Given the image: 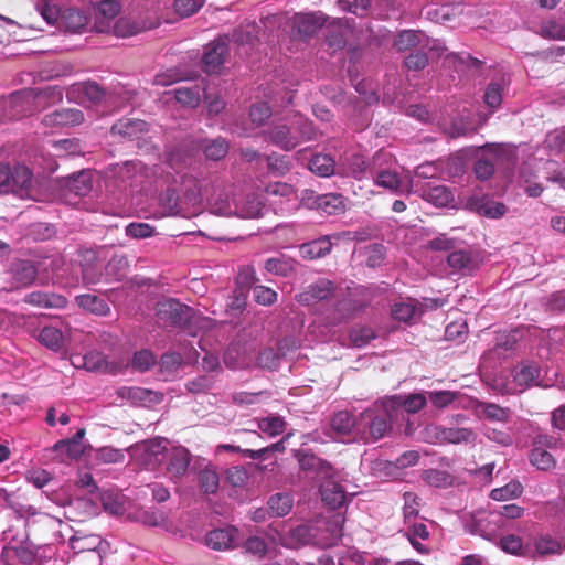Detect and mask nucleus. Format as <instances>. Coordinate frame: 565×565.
Masks as SVG:
<instances>
[{
    "label": "nucleus",
    "mask_w": 565,
    "mask_h": 565,
    "mask_svg": "<svg viewBox=\"0 0 565 565\" xmlns=\"http://www.w3.org/2000/svg\"><path fill=\"white\" fill-rule=\"evenodd\" d=\"M381 404L383 413L379 414L373 409H366L361 414L360 423L358 424V426H362L365 430L367 429L370 437L374 441L383 438L391 426L399 420L406 423L404 430L406 435H412L419 426L418 423L412 420V416L424 407L423 394L386 396L382 399Z\"/></svg>",
    "instance_id": "obj_1"
},
{
    "label": "nucleus",
    "mask_w": 565,
    "mask_h": 565,
    "mask_svg": "<svg viewBox=\"0 0 565 565\" xmlns=\"http://www.w3.org/2000/svg\"><path fill=\"white\" fill-rule=\"evenodd\" d=\"M390 156L383 151L376 152L372 158V180L392 193L401 194L404 192H413V181L401 177L396 168L385 166Z\"/></svg>",
    "instance_id": "obj_2"
},
{
    "label": "nucleus",
    "mask_w": 565,
    "mask_h": 565,
    "mask_svg": "<svg viewBox=\"0 0 565 565\" xmlns=\"http://www.w3.org/2000/svg\"><path fill=\"white\" fill-rule=\"evenodd\" d=\"M156 315L163 326L180 329H189L195 318V312L191 307L173 298L159 301Z\"/></svg>",
    "instance_id": "obj_3"
},
{
    "label": "nucleus",
    "mask_w": 565,
    "mask_h": 565,
    "mask_svg": "<svg viewBox=\"0 0 565 565\" xmlns=\"http://www.w3.org/2000/svg\"><path fill=\"white\" fill-rule=\"evenodd\" d=\"M51 551V547H34L30 542H21L17 545L8 544L1 551V559L6 565H42L43 557L46 555L42 554Z\"/></svg>",
    "instance_id": "obj_4"
},
{
    "label": "nucleus",
    "mask_w": 565,
    "mask_h": 565,
    "mask_svg": "<svg viewBox=\"0 0 565 565\" xmlns=\"http://www.w3.org/2000/svg\"><path fill=\"white\" fill-rule=\"evenodd\" d=\"M102 248H81L77 250L76 263L81 268L83 284L96 285L103 280L104 273L99 264Z\"/></svg>",
    "instance_id": "obj_5"
},
{
    "label": "nucleus",
    "mask_w": 565,
    "mask_h": 565,
    "mask_svg": "<svg viewBox=\"0 0 565 565\" xmlns=\"http://www.w3.org/2000/svg\"><path fill=\"white\" fill-rule=\"evenodd\" d=\"M438 125L441 131L452 139L476 134L478 130L477 121L467 110L458 113L450 118H444Z\"/></svg>",
    "instance_id": "obj_6"
},
{
    "label": "nucleus",
    "mask_w": 565,
    "mask_h": 565,
    "mask_svg": "<svg viewBox=\"0 0 565 565\" xmlns=\"http://www.w3.org/2000/svg\"><path fill=\"white\" fill-rule=\"evenodd\" d=\"M291 118L276 121L265 131V139L285 151H290L298 147Z\"/></svg>",
    "instance_id": "obj_7"
},
{
    "label": "nucleus",
    "mask_w": 565,
    "mask_h": 565,
    "mask_svg": "<svg viewBox=\"0 0 565 565\" xmlns=\"http://www.w3.org/2000/svg\"><path fill=\"white\" fill-rule=\"evenodd\" d=\"M167 445L168 440L166 438L157 437L137 444L134 450L145 466L156 468L164 459Z\"/></svg>",
    "instance_id": "obj_8"
},
{
    "label": "nucleus",
    "mask_w": 565,
    "mask_h": 565,
    "mask_svg": "<svg viewBox=\"0 0 565 565\" xmlns=\"http://www.w3.org/2000/svg\"><path fill=\"white\" fill-rule=\"evenodd\" d=\"M191 452L183 446H172L167 449L164 459L166 471L171 479H181L190 468Z\"/></svg>",
    "instance_id": "obj_9"
},
{
    "label": "nucleus",
    "mask_w": 565,
    "mask_h": 565,
    "mask_svg": "<svg viewBox=\"0 0 565 565\" xmlns=\"http://www.w3.org/2000/svg\"><path fill=\"white\" fill-rule=\"evenodd\" d=\"M335 292L334 284L326 278H320L310 284L306 290L296 295V300L303 306L330 299Z\"/></svg>",
    "instance_id": "obj_10"
},
{
    "label": "nucleus",
    "mask_w": 565,
    "mask_h": 565,
    "mask_svg": "<svg viewBox=\"0 0 565 565\" xmlns=\"http://www.w3.org/2000/svg\"><path fill=\"white\" fill-rule=\"evenodd\" d=\"M296 457L302 471L312 473L319 479L334 477L333 467L328 461L317 457L315 454L300 450L297 452Z\"/></svg>",
    "instance_id": "obj_11"
},
{
    "label": "nucleus",
    "mask_w": 565,
    "mask_h": 565,
    "mask_svg": "<svg viewBox=\"0 0 565 565\" xmlns=\"http://www.w3.org/2000/svg\"><path fill=\"white\" fill-rule=\"evenodd\" d=\"M466 209L489 218H500L507 213V206L490 196L470 198L466 203Z\"/></svg>",
    "instance_id": "obj_12"
},
{
    "label": "nucleus",
    "mask_w": 565,
    "mask_h": 565,
    "mask_svg": "<svg viewBox=\"0 0 565 565\" xmlns=\"http://www.w3.org/2000/svg\"><path fill=\"white\" fill-rule=\"evenodd\" d=\"M228 54V46L223 40H215L205 46L202 57L204 71L206 73H215L225 62Z\"/></svg>",
    "instance_id": "obj_13"
},
{
    "label": "nucleus",
    "mask_w": 565,
    "mask_h": 565,
    "mask_svg": "<svg viewBox=\"0 0 565 565\" xmlns=\"http://www.w3.org/2000/svg\"><path fill=\"white\" fill-rule=\"evenodd\" d=\"M10 275L12 288H23L30 286L35 280L38 268L31 260L19 259L12 263Z\"/></svg>",
    "instance_id": "obj_14"
},
{
    "label": "nucleus",
    "mask_w": 565,
    "mask_h": 565,
    "mask_svg": "<svg viewBox=\"0 0 565 565\" xmlns=\"http://www.w3.org/2000/svg\"><path fill=\"white\" fill-rule=\"evenodd\" d=\"M118 396L131 402L135 405L149 406L159 404L163 395L159 392L151 391L143 387H128L124 386L118 390Z\"/></svg>",
    "instance_id": "obj_15"
},
{
    "label": "nucleus",
    "mask_w": 565,
    "mask_h": 565,
    "mask_svg": "<svg viewBox=\"0 0 565 565\" xmlns=\"http://www.w3.org/2000/svg\"><path fill=\"white\" fill-rule=\"evenodd\" d=\"M480 150L486 157H480L475 163V173L479 180H488L494 173V162L502 153V148L499 146H484Z\"/></svg>",
    "instance_id": "obj_16"
},
{
    "label": "nucleus",
    "mask_w": 565,
    "mask_h": 565,
    "mask_svg": "<svg viewBox=\"0 0 565 565\" xmlns=\"http://www.w3.org/2000/svg\"><path fill=\"white\" fill-rule=\"evenodd\" d=\"M322 501L331 509L341 508L347 501L344 488L333 477L324 478L320 486Z\"/></svg>",
    "instance_id": "obj_17"
},
{
    "label": "nucleus",
    "mask_w": 565,
    "mask_h": 565,
    "mask_svg": "<svg viewBox=\"0 0 565 565\" xmlns=\"http://www.w3.org/2000/svg\"><path fill=\"white\" fill-rule=\"evenodd\" d=\"M43 121L53 127L76 126L84 121V114L76 108H61L45 115Z\"/></svg>",
    "instance_id": "obj_18"
},
{
    "label": "nucleus",
    "mask_w": 565,
    "mask_h": 565,
    "mask_svg": "<svg viewBox=\"0 0 565 565\" xmlns=\"http://www.w3.org/2000/svg\"><path fill=\"white\" fill-rule=\"evenodd\" d=\"M331 236L323 235L319 238L302 243L299 246V255L303 259L315 260L327 256L332 249Z\"/></svg>",
    "instance_id": "obj_19"
},
{
    "label": "nucleus",
    "mask_w": 565,
    "mask_h": 565,
    "mask_svg": "<svg viewBox=\"0 0 565 565\" xmlns=\"http://www.w3.org/2000/svg\"><path fill=\"white\" fill-rule=\"evenodd\" d=\"M236 534L237 530L232 526L215 529L206 534L205 542L213 550L225 551L236 546Z\"/></svg>",
    "instance_id": "obj_20"
},
{
    "label": "nucleus",
    "mask_w": 565,
    "mask_h": 565,
    "mask_svg": "<svg viewBox=\"0 0 565 565\" xmlns=\"http://www.w3.org/2000/svg\"><path fill=\"white\" fill-rule=\"evenodd\" d=\"M329 20V17L321 12L298 14L295 17V26L299 34L305 36L315 35Z\"/></svg>",
    "instance_id": "obj_21"
},
{
    "label": "nucleus",
    "mask_w": 565,
    "mask_h": 565,
    "mask_svg": "<svg viewBox=\"0 0 565 565\" xmlns=\"http://www.w3.org/2000/svg\"><path fill=\"white\" fill-rule=\"evenodd\" d=\"M349 29L343 19H334L326 29V43L333 51L343 49L347 45Z\"/></svg>",
    "instance_id": "obj_22"
},
{
    "label": "nucleus",
    "mask_w": 565,
    "mask_h": 565,
    "mask_svg": "<svg viewBox=\"0 0 565 565\" xmlns=\"http://www.w3.org/2000/svg\"><path fill=\"white\" fill-rule=\"evenodd\" d=\"M147 131L148 124L141 119H121L111 127V132L114 135H119L130 140L138 139L140 135Z\"/></svg>",
    "instance_id": "obj_23"
},
{
    "label": "nucleus",
    "mask_w": 565,
    "mask_h": 565,
    "mask_svg": "<svg viewBox=\"0 0 565 565\" xmlns=\"http://www.w3.org/2000/svg\"><path fill=\"white\" fill-rule=\"evenodd\" d=\"M31 179L32 173L26 167H18L13 173L8 164L0 163V188L9 186L11 181L26 188L31 183Z\"/></svg>",
    "instance_id": "obj_24"
},
{
    "label": "nucleus",
    "mask_w": 565,
    "mask_h": 565,
    "mask_svg": "<svg viewBox=\"0 0 565 565\" xmlns=\"http://www.w3.org/2000/svg\"><path fill=\"white\" fill-rule=\"evenodd\" d=\"M77 305L95 316H108L110 313V307L108 301L100 296L93 294H84L76 297Z\"/></svg>",
    "instance_id": "obj_25"
},
{
    "label": "nucleus",
    "mask_w": 565,
    "mask_h": 565,
    "mask_svg": "<svg viewBox=\"0 0 565 565\" xmlns=\"http://www.w3.org/2000/svg\"><path fill=\"white\" fill-rule=\"evenodd\" d=\"M315 203L319 210L328 215H339L345 211V199L338 193L318 195Z\"/></svg>",
    "instance_id": "obj_26"
},
{
    "label": "nucleus",
    "mask_w": 565,
    "mask_h": 565,
    "mask_svg": "<svg viewBox=\"0 0 565 565\" xmlns=\"http://www.w3.org/2000/svg\"><path fill=\"white\" fill-rule=\"evenodd\" d=\"M129 267L128 259L122 254H115L111 256V258L108 260V263L105 266V281L106 282H113V281H121L125 276L126 271Z\"/></svg>",
    "instance_id": "obj_27"
},
{
    "label": "nucleus",
    "mask_w": 565,
    "mask_h": 565,
    "mask_svg": "<svg viewBox=\"0 0 565 565\" xmlns=\"http://www.w3.org/2000/svg\"><path fill=\"white\" fill-rule=\"evenodd\" d=\"M426 201L436 207H455L454 193L449 188L445 185L431 186L430 183H426Z\"/></svg>",
    "instance_id": "obj_28"
},
{
    "label": "nucleus",
    "mask_w": 565,
    "mask_h": 565,
    "mask_svg": "<svg viewBox=\"0 0 565 565\" xmlns=\"http://www.w3.org/2000/svg\"><path fill=\"white\" fill-rule=\"evenodd\" d=\"M24 301L42 308H63L66 305L65 297L44 291H32L25 296Z\"/></svg>",
    "instance_id": "obj_29"
},
{
    "label": "nucleus",
    "mask_w": 565,
    "mask_h": 565,
    "mask_svg": "<svg viewBox=\"0 0 565 565\" xmlns=\"http://www.w3.org/2000/svg\"><path fill=\"white\" fill-rule=\"evenodd\" d=\"M296 260L285 255H278L267 258L264 263V268L267 273L288 277L295 271Z\"/></svg>",
    "instance_id": "obj_30"
},
{
    "label": "nucleus",
    "mask_w": 565,
    "mask_h": 565,
    "mask_svg": "<svg viewBox=\"0 0 565 565\" xmlns=\"http://www.w3.org/2000/svg\"><path fill=\"white\" fill-rule=\"evenodd\" d=\"M36 339L42 345L55 352L63 349L65 341L62 330L54 326L43 327Z\"/></svg>",
    "instance_id": "obj_31"
},
{
    "label": "nucleus",
    "mask_w": 565,
    "mask_h": 565,
    "mask_svg": "<svg viewBox=\"0 0 565 565\" xmlns=\"http://www.w3.org/2000/svg\"><path fill=\"white\" fill-rule=\"evenodd\" d=\"M290 118L294 126L295 135L296 137H298V146L303 141L317 139L318 131L315 128L312 121H310L308 118L303 117L300 114H295Z\"/></svg>",
    "instance_id": "obj_32"
},
{
    "label": "nucleus",
    "mask_w": 565,
    "mask_h": 565,
    "mask_svg": "<svg viewBox=\"0 0 565 565\" xmlns=\"http://www.w3.org/2000/svg\"><path fill=\"white\" fill-rule=\"evenodd\" d=\"M267 505L271 511V516L282 518L292 510L294 497L288 492H278L269 497Z\"/></svg>",
    "instance_id": "obj_33"
},
{
    "label": "nucleus",
    "mask_w": 565,
    "mask_h": 565,
    "mask_svg": "<svg viewBox=\"0 0 565 565\" xmlns=\"http://www.w3.org/2000/svg\"><path fill=\"white\" fill-rule=\"evenodd\" d=\"M347 173L356 180L372 177V160L367 161L363 156L353 154L348 159Z\"/></svg>",
    "instance_id": "obj_34"
},
{
    "label": "nucleus",
    "mask_w": 565,
    "mask_h": 565,
    "mask_svg": "<svg viewBox=\"0 0 565 565\" xmlns=\"http://www.w3.org/2000/svg\"><path fill=\"white\" fill-rule=\"evenodd\" d=\"M199 148L204 152L206 159L218 161L227 154L230 147L228 142L220 137L212 140H202Z\"/></svg>",
    "instance_id": "obj_35"
},
{
    "label": "nucleus",
    "mask_w": 565,
    "mask_h": 565,
    "mask_svg": "<svg viewBox=\"0 0 565 565\" xmlns=\"http://www.w3.org/2000/svg\"><path fill=\"white\" fill-rule=\"evenodd\" d=\"M70 192L74 193L77 196L87 195L93 188L90 173L86 171H81L71 175L67 180L66 184Z\"/></svg>",
    "instance_id": "obj_36"
},
{
    "label": "nucleus",
    "mask_w": 565,
    "mask_h": 565,
    "mask_svg": "<svg viewBox=\"0 0 565 565\" xmlns=\"http://www.w3.org/2000/svg\"><path fill=\"white\" fill-rule=\"evenodd\" d=\"M83 445L79 443L62 439L52 447L51 451L56 454L60 461H65L68 458H78L83 454Z\"/></svg>",
    "instance_id": "obj_37"
},
{
    "label": "nucleus",
    "mask_w": 565,
    "mask_h": 565,
    "mask_svg": "<svg viewBox=\"0 0 565 565\" xmlns=\"http://www.w3.org/2000/svg\"><path fill=\"white\" fill-rule=\"evenodd\" d=\"M75 93L82 95L84 99L92 104L100 103L106 96V90L96 82H85L76 85L72 90V94Z\"/></svg>",
    "instance_id": "obj_38"
},
{
    "label": "nucleus",
    "mask_w": 565,
    "mask_h": 565,
    "mask_svg": "<svg viewBox=\"0 0 565 565\" xmlns=\"http://www.w3.org/2000/svg\"><path fill=\"white\" fill-rule=\"evenodd\" d=\"M160 207L163 216H177L181 214L180 198L174 189H167L160 194Z\"/></svg>",
    "instance_id": "obj_39"
},
{
    "label": "nucleus",
    "mask_w": 565,
    "mask_h": 565,
    "mask_svg": "<svg viewBox=\"0 0 565 565\" xmlns=\"http://www.w3.org/2000/svg\"><path fill=\"white\" fill-rule=\"evenodd\" d=\"M198 483L203 493L215 494L220 487V477L213 468L206 467L198 473Z\"/></svg>",
    "instance_id": "obj_40"
},
{
    "label": "nucleus",
    "mask_w": 565,
    "mask_h": 565,
    "mask_svg": "<svg viewBox=\"0 0 565 565\" xmlns=\"http://www.w3.org/2000/svg\"><path fill=\"white\" fill-rule=\"evenodd\" d=\"M334 168L335 161L329 154H315L309 161V169L320 177L332 175L334 172Z\"/></svg>",
    "instance_id": "obj_41"
},
{
    "label": "nucleus",
    "mask_w": 565,
    "mask_h": 565,
    "mask_svg": "<svg viewBox=\"0 0 565 565\" xmlns=\"http://www.w3.org/2000/svg\"><path fill=\"white\" fill-rule=\"evenodd\" d=\"M535 552L539 556L558 555L562 553V544L551 535H540L534 540Z\"/></svg>",
    "instance_id": "obj_42"
},
{
    "label": "nucleus",
    "mask_w": 565,
    "mask_h": 565,
    "mask_svg": "<svg viewBox=\"0 0 565 565\" xmlns=\"http://www.w3.org/2000/svg\"><path fill=\"white\" fill-rule=\"evenodd\" d=\"M420 34L418 31L404 30L398 33L394 41V46L398 52H407L418 49Z\"/></svg>",
    "instance_id": "obj_43"
},
{
    "label": "nucleus",
    "mask_w": 565,
    "mask_h": 565,
    "mask_svg": "<svg viewBox=\"0 0 565 565\" xmlns=\"http://www.w3.org/2000/svg\"><path fill=\"white\" fill-rule=\"evenodd\" d=\"M459 392L454 391H434L428 393L431 406L437 411H443L460 397Z\"/></svg>",
    "instance_id": "obj_44"
},
{
    "label": "nucleus",
    "mask_w": 565,
    "mask_h": 565,
    "mask_svg": "<svg viewBox=\"0 0 565 565\" xmlns=\"http://www.w3.org/2000/svg\"><path fill=\"white\" fill-rule=\"evenodd\" d=\"M441 57L445 63L452 58V55L447 53V47L439 40L426 39V64L436 63Z\"/></svg>",
    "instance_id": "obj_45"
},
{
    "label": "nucleus",
    "mask_w": 565,
    "mask_h": 565,
    "mask_svg": "<svg viewBox=\"0 0 565 565\" xmlns=\"http://www.w3.org/2000/svg\"><path fill=\"white\" fill-rule=\"evenodd\" d=\"M174 97L184 106L195 107L201 99V88L198 85L192 87H179L174 90Z\"/></svg>",
    "instance_id": "obj_46"
},
{
    "label": "nucleus",
    "mask_w": 565,
    "mask_h": 565,
    "mask_svg": "<svg viewBox=\"0 0 565 565\" xmlns=\"http://www.w3.org/2000/svg\"><path fill=\"white\" fill-rule=\"evenodd\" d=\"M530 461L539 470H548L555 466L553 456L541 447H536L531 450Z\"/></svg>",
    "instance_id": "obj_47"
},
{
    "label": "nucleus",
    "mask_w": 565,
    "mask_h": 565,
    "mask_svg": "<svg viewBox=\"0 0 565 565\" xmlns=\"http://www.w3.org/2000/svg\"><path fill=\"white\" fill-rule=\"evenodd\" d=\"M358 425L352 415L347 411L338 412L333 415L331 419V426L332 428L343 435H348L352 428Z\"/></svg>",
    "instance_id": "obj_48"
},
{
    "label": "nucleus",
    "mask_w": 565,
    "mask_h": 565,
    "mask_svg": "<svg viewBox=\"0 0 565 565\" xmlns=\"http://www.w3.org/2000/svg\"><path fill=\"white\" fill-rule=\"evenodd\" d=\"M99 544L100 537L97 535L73 536L70 540L71 548L75 553L95 551Z\"/></svg>",
    "instance_id": "obj_49"
},
{
    "label": "nucleus",
    "mask_w": 565,
    "mask_h": 565,
    "mask_svg": "<svg viewBox=\"0 0 565 565\" xmlns=\"http://www.w3.org/2000/svg\"><path fill=\"white\" fill-rule=\"evenodd\" d=\"M375 339V333L370 327L356 326L350 331V340L356 348H363Z\"/></svg>",
    "instance_id": "obj_50"
},
{
    "label": "nucleus",
    "mask_w": 565,
    "mask_h": 565,
    "mask_svg": "<svg viewBox=\"0 0 565 565\" xmlns=\"http://www.w3.org/2000/svg\"><path fill=\"white\" fill-rule=\"evenodd\" d=\"M35 9L43 18V20L53 25L60 18V9L57 6L51 3V0H36Z\"/></svg>",
    "instance_id": "obj_51"
},
{
    "label": "nucleus",
    "mask_w": 565,
    "mask_h": 565,
    "mask_svg": "<svg viewBox=\"0 0 565 565\" xmlns=\"http://www.w3.org/2000/svg\"><path fill=\"white\" fill-rule=\"evenodd\" d=\"M448 265L454 269H469L475 268V262L470 254L463 250H455L447 257Z\"/></svg>",
    "instance_id": "obj_52"
},
{
    "label": "nucleus",
    "mask_w": 565,
    "mask_h": 565,
    "mask_svg": "<svg viewBox=\"0 0 565 565\" xmlns=\"http://www.w3.org/2000/svg\"><path fill=\"white\" fill-rule=\"evenodd\" d=\"M125 459L122 450L105 446L95 451V460L103 463H118Z\"/></svg>",
    "instance_id": "obj_53"
},
{
    "label": "nucleus",
    "mask_w": 565,
    "mask_h": 565,
    "mask_svg": "<svg viewBox=\"0 0 565 565\" xmlns=\"http://www.w3.org/2000/svg\"><path fill=\"white\" fill-rule=\"evenodd\" d=\"M522 486L518 481H511L502 488L493 489L490 497L495 501H504L519 497L522 493Z\"/></svg>",
    "instance_id": "obj_54"
},
{
    "label": "nucleus",
    "mask_w": 565,
    "mask_h": 565,
    "mask_svg": "<svg viewBox=\"0 0 565 565\" xmlns=\"http://www.w3.org/2000/svg\"><path fill=\"white\" fill-rule=\"evenodd\" d=\"M476 434L469 428H446V443L461 444L472 443Z\"/></svg>",
    "instance_id": "obj_55"
},
{
    "label": "nucleus",
    "mask_w": 565,
    "mask_h": 565,
    "mask_svg": "<svg viewBox=\"0 0 565 565\" xmlns=\"http://www.w3.org/2000/svg\"><path fill=\"white\" fill-rule=\"evenodd\" d=\"M156 363V358L149 350H141L134 354L131 367L139 372H146Z\"/></svg>",
    "instance_id": "obj_56"
},
{
    "label": "nucleus",
    "mask_w": 565,
    "mask_h": 565,
    "mask_svg": "<svg viewBox=\"0 0 565 565\" xmlns=\"http://www.w3.org/2000/svg\"><path fill=\"white\" fill-rule=\"evenodd\" d=\"M338 4L343 11L363 17L371 6V0H339Z\"/></svg>",
    "instance_id": "obj_57"
},
{
    "label": "nucleus",
    "mask_w": 565,
    "mask_h": 565,
    "mask_svg": "<svg viewBox=\"0 0 565 565\" xmlns=\"http://www.w3.org/2000/svg\"><path fill=\"white\" fill-rule=\"evenodd\" d=\"M271 116V108L265 102L254 104L249 110V117L253 124L262 126Z\"/></svg>",
    "instance_id": "obj_58"
},
{
    "label": "nucleus",
    "mask_w": 565,
    "mask_h": 565,
    "mask_svg": "<svg viewBox=\"0 0 565 565\" xmlns=\"http://www.w3.org/2000/svg\"><path fill=\"white\" fill-rule=\"evenodd\" d=\"M255 301L263 306H271L277 301V292L269 287L257 285L253 288Z\"/></svg>",
    "instance_id": "obj_59"
},
{
    "label": "nucleus",
    "mask_w": 565,
    "mask_h": 565,
    "mask_svg": "<svg viewBox=\"0 0 565 565\" xmlns=\"http://www.w3.org/2000/svg\"><path fill=\"white\" fill-rule=\"evenodd\" d=\"M258 427L269 436H277L284 431L285 422L280 417H266L259 422Z\"/></svg>",
    "instance_id": "obj_60"
},
{
    "label": "nucleus",
    "mask_w": 565,
    "mask_h": 565,
    "mask_svg": "<svg viewBox=\"0 0 565 565\" xmlns=\"http://www.w3.org/2000/svg\"><path fill=\"white\" fill-rule=\"evenodd\" d=\"M405 505H404V518L405 523L408 524V526H412L414 524V520L419 513V504L417 503L416 499L417 497L411 492L405 493Z\"/></svg>",
    "instance_id": "obj_61"
},
{
    "label": "nucleus",
    "mask_w": 565,
    "mask_h": 565,
    "mask_svg": "<svg viewBox=\"0 0 565 565\" xmlns=\"http://www.w3.org/2000/svg\"><path fill=\"white\" fill-rule=\"evenodd\" d=\"M126 235L132 238H148L154 233V228L148 223L132 222L126 226Z\"/></svg>",
    "instance_id": "obj_62"
},
{
    "label": "nucleus",
    "mask_w": 565,
    "mask_h": 565,
    "mask_svg": "<svg viewBox=\"0 0 565 565\" xmlns=\"http://www.w3.org/2000/svg\"><path fill=\"white\" fill-rule=\"evenodd\" d=\"M213 377L209 375H200L186 383V390L191 393H205L213 386Z\"/></svg>",
    "instance_id": "obj_63"
},
{
    "label": "nucleus",
    "mask_w": 565,
    "mask_h": 565,
    "mask_svg": "<svg viewBox=\"0 0 565 565\" xmlns=\"http://www.w3.org/2000/svg\"><path fill=\"white\" fill-rule=\"evenodd\" d=\"M385 256V247L381 244H373L366 248V265L375 268L381 265Z\"/></svg>",
    "instance_id": "obj_64"
}]
</instances>
